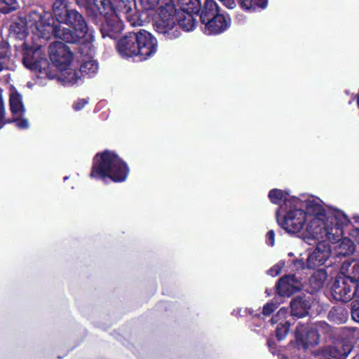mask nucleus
Masks as SVG:
<instances>
[{"label":"nucleus","mask_w":359,"mask_h":359,"mask_svg":"<svg viewBox=\"0 0 359 359\" xmlns=\"http://www.w3.org/2000/svg\"><path fill=\"white\" fill-rule=\"evenodd\" d=\"M330 255V250L326 249L324 245L318 244L306 259V266L309 269H316L323 266Z\"/></svg>","instance_id":"obj_14"},{"label":"nucleus","mask_w":359,"mask_h":359,"mask_svg":"<svg viewBox=\"0 0 359 359\" xmlns=\"http://www.w3.org/2000/svg\"><path fill=\"white\" fill-rule=\"evenodd\" d=\"M344 277L351 279L359 287V264H355L351 267V271L348 275L344 274Z\"/></svg>","instance_id":"obj_35"},{"label":"nucleus","mask_w":359,"mask_h":359,"mask_svg":"<svg viewBox=\"0 0 359 359\" xmlns=\"http://www.w3.org/2000/svg\"><path fill=\"white\" fill-rule=\"evenodd\" d=\"M294 266L297 269H304L305 263L303 259H296L293 261Z\"/></svg>","instance_id":"obj_50"},{"label":"nucleus","mask_w":359,"mask_h":359,"mask_svg":"<svg viewBox=\"0 0 359 359\" xmlns=\"http://www.w3.org/2000/svg\"><path fill=\"white\" fill-rule=\"evenodd\" d=\"M98 69V65L95 60H88L83 61L80 67V72L82 76L89 75L90 76L92 74L96 73Z\"/></svg>","instance_id":"obj_28"},{"label":"nucleus","mask_w":359,"mask_h":359,"mask_svg":"<svg viewBox=\"0 0 359 359\" xmlns=\"http://www.w3.org/2000/svg\"><path fill=\"white\" fill-rule=\"evenodd\" d=\"M16 119L15 125L19 129L22 130L28 128L29 123L26 118L16 117Z\"/></svg>","instance_id":"obj_41"},{"label":"nucleus","mask_w":359,"mask_h":359,"mask_svg":"<svg viewBox=\"0 0 359 359\" xmlns=\"http://www.w3.org/2000/svg\"><path fill=\"white\" fill-rule=\"evenodd\" d=\"M295 345L304 351L319 344L320 335L318 328L311 323H299L294 331Z\"/></svg>","instance_id":"obj_6"},{"label":"nucleus","mask_w":359,"mask_h":359,"mask_svg":"<svg viewBox=\"0 0 359 359\" xmlns=\"http://www.w3.org/2000/svg\"><path fill=\"white\" fill-rule=\"evenodd\" d=\"M338 311V309H335L334 307H333L331 311H330L329 313V318L333 320H336V319L334 318V315L335 314V313H337Z\"/></svg>","instance_id":"obj_52"},{"label":"nucleus","mask_w":359,"mask_h":359,"mask_svg":"<svg viewBox=\"0 0 359 359\" xmlns=\"http://www.w3.org/2000/svg\"><path fill=\"white\" fill-rule=\"evenodd\" d=\"M351 346L348 344H344L340 348L327 346L323 347L320 350V353L325 357V359H346L351 352Z\"/></svg>","instance_id":"obj_17"},{"label":"nucleus","mask_w":359,"mask_h":359,"mask_svg":"<svg viewBox=\"0 0 359 359\" xmlns=\"http://www.w3.org/2000/svg\"><path fill=\"white\" fill-rule=\"evenodd\" d=\"M49 57L53 66L60 71L68 69L73 60V53L65 43L55 41L49 46Z\"/></svg>","instance_id":"obj_8"},{"label":"nucleus","mask_w":359,"mask_h":359,"mask_svg":"<svg viewBox=\"0 0 359 359\" xmlns=\"http://www.w3.org/2000/svg\"><path fill=\"white\" fill-rule=\"evenodd\" d=\"M196 16L179 13L177 16L170 13L168 16H161L154 24L155 30L162 34L166 39L172 40L181 35V29L192 31L196 26Z\"/></svg>","instance_id":"obj_4"},{"label":"nucleus","mask_w":359,"mask_h":359,"mask_svg":"<svg viewBox=\"0 0 359 359\" xmlns=\"http://www.w3.org/2000/svg\"><path fill=\"white\" fill-rule=\"evenodd\" d=\"M318 327L321 330H325V332H329L331 331V326L325 322H319Z\"/></svg>","instance_id":"obj_49"},{"label":"nucleus","mask_w":359,"mask_h":359,"mask_svg":"<svg viewBox=\"0 0 359 359\" xmlns=\"http://www.w3.org/2000/svg\"><path fill=\"white\" fill-rule=\"evenodd\" d=\"M71 10L67 0H55L53 4V12L58 22L57 24H60Z\"/></svg>","instance_id":"obj_20"},{"label":"nucleus","mask_w":359,"mask_h":359,"mask_svg":"<svg viewBox=\"0 0 359 359\" xmlns=\"http://www.w3.org/2000/svg\"><path fill=\"white\" fill-rule=\"evenodd\" d=\"M12 29L16 33L17 36L20 39H22L26 36L25 27L22 25L19 22H15L11 26Z\"/></svg>","instance_id":"obj_38"},{"label":"nucleus","mask_w":359,"mask_h":359,"mask_svg":"<svg viewBox=\"0 0 359 359\" xmlns=\"http://www.w3.org/2000/svg\"><path fill=\"white\" fill-rule=\"evenodd\" d=\"M291 316L297 318L309 315L311 304L309 298L298 296L292 299L290 304Z\"/></svg>","instance_id":"obj_16"},{"label":"nucleus","mask_w":359,"mask_h":359,"mask_svg":"<svg viewBox=\"0 0 359 359\" xmlns=\"http://www.w3.org/2000/svg\"><path fill=\"white\" fill-rule=\"evenodd\" d=\"M267 345L269 346L270 351L273 354H275L277 351L276 344L275 341L272 339H269L267 340Z\"/></svg>","instance_id":"obj_48"},{"label":"nucleus","mask_w":359,"mask_h":359,"mask_svg":"<svg viewBox=\"0 0 359 359\" xmlns=\"http://www.w3.org/2000/svg\"><path fill=\"white\" fill-rule=\"evenodd\" d=\"M139 4L144 11L154 10L157 8L158 0H138Z\"/></svg>","instance_id":"obj_36"},{"label":"nucleus","mask_w":359,"mask_h":359,"mask_svg":"<svg viewBox=\"0 0 359 359\" xmlns=\"http://www.w3.org/2000/svg\"><path fill=\"white\" fill-rule=\"evenodd\" d=\"M250 1L251 0H238V4L242 10L248 12Z\"/></svg>","instance_id":"obj_47"},{"label":"nucleus","mask_w":359,"mask_h":359,"mask_svg":"<svg viewBox=\"0 0 359 359\" xmlns=\"http://www.w3.org/2000/svg\"><path fill=\"white\" fill-rule=\"evenodd\" d=\"M158 1L157 8L161 11L159 19H161V16H168V13L173 12L174 0H158Z\"/></svg>","instance_id":"obj_30"},{"label":"nucleus","mask_w":359,"mask_h":359,"mask_svg":"<svg viewBox=\"0 0 359 359\" xmlns=\"http://www.w3.org/2000/svg\"><path fill=\"white\" fill-rule=\"evenodd\" d=\"M6 110L2 100H0V129L5 126Z\"/></svg>","instance_id":"obj_43"},{"label":"nucleus","mask_w":359,"mask_h":359,"mask_svg":"<svg viewBox=\"0 0 359 359\" xmlns=\"http://www.w3.org/2000/svg\"><path fill=\"white\" fill-rule=\"evenodd\" d=\"M277 309V306L275 303L271 302H267L262 309V313H253L252 312L250 314L253 318H260L261 314H262L264 317L270 316Z\"/></svg>","instance_id":"obj_33"},{"label":"nucleus","mask_w":359,"mask_h":359,"mask_svg":"<svg viewBox=\"0 0 359 359\" xmlns=\"http://www.w3.org/2000/svg\"><path fill=\"white\" fill-rule=\"evenodd\" d=\"M351 316L353 320L359 323V301L355 300L351 303Z\"/></svg>","instance_id":"obj_39"},{"label":"nucleus","mask_w":359,"mask_h":359,"mask_svg":"<svg viewBox=\"0 0 359 359\" xmlns=\"http://www.w3.org/2000/svg\"><path fill=\"white\" fill-rule=\"evenodd\" d=\"M0 13L8 14L19 8L18 0H0Z\"/></svg>","instance_id":"obj_32"},{"label":"nucleus","mask_w":359,"mask_h":359,"mask_svg":"<svg viewBox=\"0 0 359 359\" xmlns=\"http://www.w3.org/2000/svg\"><path fill=\"white\" fill-rule=\"evenodd\" d=\"M285 265V262H279L278 263H277L276 264H275L274 266H273L269 271H268V274L273 276V277H275V276H278L283 266Z\"/></svg>","instance_id":"obj_37"},{"label":"nucleus","mask_w":359,"mask_h":359,"mask_svg":"<svg viewBox=\"0 0 359 359\" xmlns=\"http://www.w3.org/2000/svg\"><path fill=\"white\" fill-rule=\"evenodd\" d=\"M269 0H251L249 4L248 12H255L265 9L268 6Z\"/></svg>","instance_id":"obj_34"},{"label":"nucleus","mask_w":359,"mask_h":359,"mask_svg":"<svg viewBox=\"0 0 359 359\" xmlns=\"http://www.w3.org/2000/svg\"><path fill=\"white\" fill-rule=\"evenodd\" d=\"M67 179H68V177H67V176L64 177V180H67Z\"/></svg>","instance_id":"obj_56"},{"label":"nucleus","mask_w":359,"mask_h":359,"mask_svg":"<svg viewBox=\"0 0 359 359\" xmlns=\"http://www.w3.org/2000/svg\"><path fill=\"white\" fill-rule=\"evenodd\" d=\"M22 49V64L27 69L48 78H54L55 75L51 72L50 62L46 53L42 50L41 46L32 47L24 42Z\"/></svg>","instance_id":"obj_5"},{"label":"nucleus","mask_w":359,"mask_h":359,"mask_svg":"<svg viewBox=\"0 0 359 359\" xmlns=\"http://www.w3.org/2000/svg\"><path fill=\"white\" fill-rule=\"evenodd\" d=\"M25 22L39 38L48 40L54 36L68 43H79L88 32L84 17L74 8H72L61 22L68 25L74 31L62 27L60 24H55L52 14L43 9L41 11L31 10L25 17Z\"/></svg>","instance_id":"obj_1"},{"label":"nucleus","mask_w":359,"mask_h":359,"mask_svg":"<svg viewBox=\"0 0 359 359\" xmlns=\"http://www.w3.org/2000/svg\"><path fill=\"white\" fill-rule=\"evenodd\" d=\"M10 47L7 42L0 41V72L8 69L10 62Z\"/></svg>","instance_id":"obj_26"},{"label":"nucleus","mask_w":359,"mask_h":359,"mask_svg":"<svg viewBox=\"0 0 359 359\" xmlns=\"http://www.w3.org/2000/svg\"><path fill=\"white\" fill-rule=\"evenodd\" d=\"M353 359H359V355L354 356V357H353Z\"/></svg>","instance_id":"obj_55"},{"label":"nucleus","mask_w":359,"mask_h":359,"mask_svg":"<svg viewBox=\"0 0 359 359\" xmlns=\"http://www.w3.org/2000/svg\"><path fill=\"white\" fill-rule=\"evenodd\" d=\"M97 22V25L100 24V30L103 38L109 37L117 41L124 29L123 23L117 14L103 15L98 18Z\"/></svg>","instance_id":"obj_9"},{"label":"nucleus","mask_w":359,"mask_h":359,"mask_svg":"<svg viewBox=\"0 0 359 359\" xmlns=\"http://www.w3.org/2000/svg\"><path fill=\"white\" fill-rule=\"evenodd\" d=\"M137 57L140 60H145L153 56L157 51L156 39L149 32L141 29L137 32Z\"/></svg>","instance_id":"obj_11"},{"label":"nucleus","mask_w":359,"mask_h":359,"mask_svg":"<svg viewBox=\"0 0 359 359\" xmlns=\"http://www.w3.org/2000/svg\"><path fill=\"white\" fill-rule=\"evenodd\" d=\"M288 191H283L279 189H273L269 191L268 197L270 201L276 205L280 204L281 201H283V203H285V199H290L292 196L287 198L289 196Z\"/></svg>","instance_id":"obj_27"},{"label":"nucleus","mask_w":359,"mask_h":359,"mask_svg":"<svg viewBox=\"0 0 359 359\" xmlns=\"http://www.w3.org/2000/svg\"><path fill=\"white\" fill-rule=\"evenodd\" d=\"M304 236L308 238H316L322 233V229L325 228V224L322 218L313 217L306 225Z\"/></svg>","instance_id":"obj_19"},{"label":"nucleus","mask_w":359,"mask_h":359,"mask_svg":"<svg viewBox=\"0 0 359 359\" xmlns=\"http://www.w3.org/2000/svg\"><path fill=\"white\" fill-rule=\"evenodd\" d=\"M301 203L299 198L292 196L276 211L278 225L289 233H299L305 226L307 214L301 208Z\"/></svg>","instance_id":"obj_3"},{"label":"nucleus","mask_w":359,"mask_h":359,"mask_svg":"<svg viewBox=\"0 0 359 359\" xmlns=\"http://www.w3.org/2000/svg\"><path fill=\"white\" fill-rule=\"evenodd\" d=\"M355 250V245L349 238H342L337 248L338 256L348 257L351 255Z\"/></svg>","instance_id":"obj_23"},{"label":"nucleus","mask_w":359,"mask_h":359,"mask_svg":"<svg viewBox=\"0 0 359 359\" xmlns=\"http://www.w3.org/2000/svg\"><path fill=\"white\" fill-rule=\"evenodd\" d=\"M222 5L228 9H233L236 7V0H219Z\"/></svg>","instance_id":"obj_45"},{"label":"nucleus","mask_w":359,"mask_h":359,"mask_svg":"<svg viewBox=\"0 0 359 359\" xmlns=\"http://www.w3.org/2000/svg\"><path fill=\"white\" fill-rule=\"evenodd\" d=\"M290 278L287 279V282L290 283V285H292V287L296 290L297 288V284H298L299 280H297V278L294 274H290L287 275Z\"/></svg>","instance_id":"obj_46"},{"label":"nucleus","mask_w":359,"mask_h":359,"mask_svg":"<svg viewBox=\"0 0 359 359\" xmlns=\"http://www.w3.org/2000/svg\"><path fill=\"white\" fill-rule=\"evenodd\" d=\"M17 121L16 118L13 117L12 118H8L6 119L5 118V125L7 124V123H15Z\"/></svg>","instance_id":"obj_53"},{"label":"nucleus","mask_w":359,"mask_h":359,"mask_svg":"<svg viewBox=\"0 0 359 359\" xmlns=\"http://www.w3.org/2000/svg\"><path fill=\"white\" fill-rule=\"evenodd\" d=\"M129 172L130 168L126 161L115 151L105 149L93 157L89 176L93 179H109L115 183H121L126 180Z\"/></svg>","instance_id":"obj_2"},{"label":"nucleus","mask_w":359,"mask_h":359,"mask_svg":"<svg viewBox=\"0 0 359 359\" xmlns=\"http://www.w3.org/2000/svg\"><path fill=\"white\" fill-rule=\"evenodd\" d=\"M334 221L331 225L325 228L327 238L332 243L339 242L344 236V226L351 222L347 215L341 210H336L333 214Z\"/></svg>","instance_id":"obj_10"},{"label":"nucleus","mask_w":359,"mask_h":359,"mask_svg":"<svg viewBox=\"0 0 359 359\" xmlns=\"http://www.w3.org/2000/svg\"><path fill=\"white\" fill-rule=\"evenodd\" d=\"M355 222L359 223V217H354Z\"/></svg>","instance_id":"obj_54"},{"label":"nucleus","mask_w":359,"mask_h":359,"mask_svg":"<svg viewBox=\"0 0 359 359\" xmlns=\"http://www.w3.org/2000/svg\"><path fill=\"white\" fill-rule=\"evenodd\" d=\"M290 278L288 276H284L278 279L276 284L277 293L282 297L291 296L296 290H294L292 285L287 282V279Z\"/></svg>","instance_id":"obj_25"},{"label":"nucleus","mask_w":359,"mask_h":359,"mask_svg":"<svg viewBox=\"0 0 359 359\" xmlns=\"http://www.w3.org/2000/svg\"><path fill=\"white\" fill-rule=\"evenodd\" d=\"M219 12L220 8L215 0H204L203 2H201V8H200L198 17L201 23Z\"/></svg>","instance_id":"obj_18"},{"label":"nucleus","mask_w":359,"mask_h":359,"mask_svg":"<svg viewBox=\"0 0 359 359\" xmlns=\"http://www.w3.org/2000/svg\"><path fill=\"white\" fill-rule=\"evenodd\" d=\"M266 242L269 246H273L275 243V232L273 230H270L266 235Z\"/></svg>","instance_id":"obj_44"},{"label":"nucleus","mask_w":359,"mask_h":359,"mask_svg":"<svg viewBox=\"0 0 359 359\" xmlns=\"http://www.w3.org/2000/svg\"><path fill=\"white\" fill-rule=\"evenodd\" d=\"M348 278L341 272L336 278L332 286V294L337 301L348 302L354 297H359L358 287Z\"/></svg>","instance_id":"obj_7"},{"label":"nucleus","mask_w":359,"mask_h":359,"mask_svg":"<svg viewBox=\"0 0 359 359\" xmlns=\"http://www.w3.org/2000/svg\"><path fill=\"white\" fill-rule=\"evenodd\" d=\"M306 208L309 212L315 216L314 217L321 218L325 217V210L324 208L313 201H309L307 203Z\"/></svg>","instance_id":"obj_31"},{"label":"nucleus","mask_w":359,"mask_h":359,"mask_svg":"<svg viewBox=\"0 0 359 359\" xmlns=\"http://www.w3.org/2000/svg\"><path fill=\"white\" fill-rule=\"evenodd\" d=\"M9 105L11 112L13 116L18 114H23L25 107L22 100V96L17 91L12 93L10 96Z\"/></svg>","instance_id":"obj_24"},{"label":"nucleus","mask_w":359,"mask_h":359,"mask_svg":"<svg viewBox=\"0 0 359 359\" xmlns=\"http://www.w3.org/2000/svg\"><path fill=\"white\" fill-rule=\"evenodd\" d=\"M88 103V99H79L73 105L76 111L82 109Z\"/></svg>","instance_id":"obj_42"},{"label":"nucleus","mask_w":359,"mask_h":359,"mask_svg":"<svg viewBox=\"0 0 359 359\" xmlns=\"http://www.w3.org/2000/svg\"><path fill=\"white\" fill-rule=\"evenodd\" d=\"M201 24L203 25V29L205 34L216 35L223 33L230 27L231 19H227L224 14L219 12Z\"/></svg>","instance_id":"obj_13"},{"label":"nucleus","mask_w":359,"mask_h":359,"mask_svg":"<svg viewBox=\"0 0 359 359\" xmlns=\"http://www.w3.org/2000/svg\"><path fill=\"white\" fill-rule=\"evenodd\" d=\"M327 278V274L325 269H318L316 271L309 279L311 287L315 291H318L323 287Z\"/></svg>","instance_id":"obj_22"},{"label":"nucleus","mask_w":359,"mask_h":359,"mask_svg":"<svg viewBox=\"0 0 359 359\" xmlns=\"http://www.w3.org/2000/svg\"><path fill=\"white\" fill-rule=\"evenodd\" d=\"M137 32H130L116 41L115 48L119 55L123 58L137 57Z\"/></svg>","instance_id":"obj_12"},{"label":"nucleus","mask_w":359,"mask_h":359,"mask_svg":"<svg viewBox=\"0 0 359 359\" xmlns=\"http://www.w3.org/2000/svg\"><path fill=\"white\" fill-rule=\"evenodd\" d=\"M76 5L80 8L85 9L86 15L92 20L94 23H97V20L100 16L102 15L101 7V1L93 0H74Z\"/></svg>","instance_id":"obj_15"},{"label":"nucleus","mask_w":359,"mask_h":359,"mask_svg":"<svg viewBox=\"0 0 359 359\" xmlns=\"http://www.w3.org/2000/svg\"><path fill=\"white\" fill-rule=\"evenodd\" d=\"M290 322L286 320H284L278 324L275 332L276 337L278 341L283 340L286 337L290 332Z\"/></svg>","instance_id":"obj_29"},{"label":"nucleus","mask_w":359,"mask_h":359,"mask_svg":"<svg viewBox=\"0 0 359 359\" xmlns=\"http://www.w3.org/2000/svg\"><path fill=\"white\" fill-rule=\"evenodd\" d=\"M350 235L354 237L357 243L359 244V228L353 229Z\"/></svg>","instance_id":"obj_51"},{"label":"nucleus","mask_w":359,"mask_h":359,"mask_svg":"<svg viewBox=\"0 0 359 359\" xmlns=\"http://www.w3.org/2000/svg\"><path fill=\"white\" fill-rule=\"evenodd\" d=\"M201 8V0H181L180 9L182 13L198 17Z\"/></svg>","instance_id":"obj_21"},{"label":"nucleus","mask_w":359,"mask_h":359,"mask_svg":"<svg viewBox=\"0 0 359 359\" xmlns=\"http://www.w3.org/2000/svg\"><path fill=\"white\" fill-rule=\"evenodd\" d=\"M287 314V310L284 308H281L276 315L273 316L271 318V323H277L279 320H280L282 318H284L285 317V315Z\"/></svg>","instance_id":"obj_40"}]
</instances>
